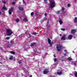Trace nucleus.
I'll return each mask as SVG.
<instances>
[{"label": "nucleus", "mask_w": 77, "mask_h": 77, "mask_svg": "<svg viewBox=\"0 0 77 77\" xmlns=\"http://www.w3.org/2000/svg\"><path fill=\"white\" fill-rule=\"evenodd\" d=\"M49 2L51 3V8L52 9L53 8H54L56 4L54 2V0H49Z\"/></svg>", "instance_id": "f257e3e1"}, {"label": "nucleus", "mask_w": 77, "mask_h": 77, "mask_svg": "<svg viewBox=\"0 0 77 77\" xmlns=\"http://www.w3.org/2000/svg\"><path fill=\"white\" fill-rule=\"evenodd\" d=\"M7 33L8 36H11L12 34V31L10 29H7Z\"/></svg>", "instance_id": "f03ea898"}, {"label": "nucleus", "mask_w": 77, "mask_h": 77, "mask_svg": "<svg viewBox=\"0 0 77 77\" xmlns=\"http://www.w3.org/2000/svg\"><path fill=\"white\" fill-rule=\"evenodd\" d=\"M61 47H62V46L60 44L57 45V49L58 51H60L61 50Z\"/></svg>", "instance_id": "7ed1b4c3"}, {"label": "nucleus", "mask_w": 77, "mask_h": 77, "mask_svg": "<svg viewBox=\"0 0 77 77\" xmlns=\"http://www.w3.org/2000/svg\"><path fill=\"white\" fill-rule=\"evenodd\" d=\"M48 43L50 44V46H51H51H52V45H53V44H54V43H53V42H51V40H50V39L48 38Z\"/></svg>", "instance_id": "20e7f679"}, {"label": "nucleus", "mask_w": 77, "mask_h": 77, "mask_svg": "<svg viewBox=\"0 0 77 77\" xmlns=\"http://www.w3.org/2000/svg\"><path fill=\"white\" fill-rule=\"evenodd\" d=\"M13 10L14 8H11L9 10L8 13L9 15H11L12 14V12H13Z\"/></svg>", "instance_id": "39448f33"}, {"label": "nucleus", "mask_w": 77, "mask_h": 77, "mask_svg": "<svg viewBox=\"0 0 77 77\" xmlns=\"http://www.w3.org/2000/svg\"><path fill=\"white\" fill-rule=\"evenodd\" d=\"M66 39V35H64L62 36L61 38V40H63V41H65Z\"/></svg>", "instance_id": "423d86ee"}, {"label": "nucleus", "mask_w": 77, "mask_h": 77, "mask_svg": "<svg viewBox=\"0 0 77 77\" xmlns=\"http://www.w3.org/2000/svg\"><path fill=\"white\" fill-rule=\"evenodd\" d=\"M48 72H49V71H48V69H45L43 71V74H47Z\"/></svg>", "instance_id": "0eeeda50"}, {"label": "nucleus", "mask_w": 77, "mask_h": 77, "mask_svg": "<svg viewBox=\"0 0 77 77\" xmlns=\"http://www.w3.org/2000/svg\"><path fill=\"white\" fill-rule=\"evenodd\" d=\"M72 38V35H69L68 37V39L69 40L71 39Z\"/></svg>", "instance_id": "6e6552de"}, {"label": "nucleus", "mask_w": 77, "mask_h": 77, "mask_svg": "<svg viewBox=\"0 0 77 77\" xmlns=\"http://www.w3.org/2000/svg\"><path fill=\"white\" fill-rule=\"evenodd\" d=\"M18 9L20 11H23V8L22 7H19Z\"/></svg>", "instance_id": "1a4fd4ad"}, {"label": "nucleus", "mask_w": 77, "mask_h": 77, "mask_svg": "<svg viewBox=\"0 0 77 77\" xmlns=\"http://www.w3.org/2000/svg\"><path fill=\"white\" fill-rule=\"evenodd\" d=\"M57 73V74H58V75H62V71H61L60 72H58Z\"/></svg>", "instance_id": "9d476101"}, {"label": "nucleus", "mask_w": 77, "mask_h": 77, "mask_svg": "<svg viewBox=\"0 0 77 77\" xmlns=\"http://www.w3.org/2000/svg\"><path fill=\"white\" fill-rule=\"evenodd\" d=\"M74 75L75 77H77V72L76 71L74 72Z\"/></svg>", "instance_id": "9b49d317"}, {"label": "nucleus", "mask_w": 77, "mask_h": 77, "mask_svg": "<svg viewBox=\"0 0 77 77\" xmlns=\"http://www.w3.org/2000/svg\"><path fill=\"white\" fill-rule=\"evenodd\" d=\"M71 32L72 33H74L75 32V29H73L72 30Z\"/></svg>", "instance_id": "f8f14e48"}, {"label": "nucleus", "mask_w": 77, "mask_h": 77, "mask_svg": "<svg viewBox=\"0 0 77 77\" xmlns=\"http://www.w3.org/2000/svg\"><path fill=\"white\" fill-rule=\"evenodd\" d=\"M74 22L75 23H77V17H76L75 18L74 20Z\"/></svg>", "instance_id": "ddd939ff"}, {"label": "nucleus", "mask_w": 77, "mask_h": 77, "mask_svg": "<svg viewBox=\"0 0 77 77\" xmlns=\"http://www.w3.org/2000/svg\"><path fill=\"white\" fill-rule=\"evenodd\" d=\"M2 9H4L5 11H7V8L5 6L2 7Z\"/></svg>", "instance_id": "4468645a"}, {"label": "nucleus", "mask_w": 77, "mask_h": 77, "mask_svg": "<svg viewBox=\"0 0 77 77\" xmlns=\"http://www.w3.org/2000/svg\"><path fill=\"white\" fill-rule=\"evenodd\" d=\"M10 53H11V54H15V52H14L13 51H11L10 52Z\"/></svg>", "instance_id": "2eb2a0df"}, {"label": "nucleus", "mask_w": 77, "mask_h": 77, "mask_svg": "<svg viewBox=\"0 0 77 77\" xmlns=\"http://www.w3.org/2000/svg\"><path fill=\"white\" fill-rule=\"evenodd\" d=\"M67 59L68 60H69L70 61L72 60V58H71L70 57H69Z\"/></svg>", "instance_id": "dca6fc26"}, {"label": "nucleus", "mask_w": 77, "mask_h": 77, "mask_svg": "<svg viewBox=\"0 0 77 77\" xmlns=\"http://www.w3.org/2000/svg\"><path fill=\"white\" fill-rule=\"evenodd\" d=\"M23 20L24 21H27L28 20L27 18H25L23 19Z\"/></svg>", "instance_id": "f3484780"}, {"label": "nucleus", "mask_w": 77, "mask_h": 77, "mask_svg": "<svg viewBox=\"0 0 77 77\" xmlns=\"http://www.w3.org/2000/svg\"><path fill=\"white\" fill-rule=\"evenodd\" d=\"M59 22L60 25H62V23H63V22L61 20H60L59 21Z\"/></svg>", "instance_id": "a211bd4d"}, {"label": "nucleus", "mask_w": 77, "mask_h": 77, "mask_svg": "<svg viewBox=\"0 0 77 77\" xmlns=\"http://www.w3.org/2000/svg\"><path fill=\"white\" fill-rule=\"evenodd\" d=\"M35 44V43H32L31 44V46H33Z\"/></svg>", "instance_id": "6ab92c4d"}, {"label": "nucleus", "mask_w": 77, "mask_h": 77, "mask_svg": "<svg viewBox=\"0 0 77 77\" xmlns=\"http://www.w3.org/2000/svg\"><path fill=\"white\" fill-rule=\"evenodd\" d=\"M13 59V56H11V57L9 58V59L10 60H12Z\"/></svg>", "instance_id": "aec40b11"}, {"label": "nucleus", "mask_w": 77, "mask_h": 77, "mask_svg": "<svg viewBox=\"0 0 77 77\" xmlns=\"http://www.w3.org/2000/svg\"><path fill=\"white\" fill-rule=\"evenodd\" d=\"M47 20V18L46 17H45L43 20V21H45V20Z\"/></svg>", "instance_id": "412c9836"}, {"label": "nucleus", "mask_w": 77, "mask_h": 77, "mask_svg": "<svg viewBox=\"0 0 77 77\" xmlns=\"http://www.w3.org/2000/svg\"><path fill=\"white\" fill-rule=\"evenodd\" d=\"M16 22H19L20 21V20H19V19H16Z\"/></svg>", "instance_id": "4be33fe9"}, {"label": "nucleus", "mask_w": 77, "mask_h": 77, "mask_svg": "<svg viewBox=\"0 0 77 77\" xmlns=\"http://www.w3.org/2000/svg\"><path fill=\"white\" fill-rule=\"evenodd\" d=\"M61 11H65V8L63 7H62V9H61Z\"/></svg>", "instance_id": "5701e85b"}, {"label": "nucleus", "mask_w": 77, "mask_h": 77, "mask_svg": "<svg viewBox=\"0 0 77 77\" xmlns=\"http://www.w3.org/2000/svg\"><path fill=\"white\" fill-rule=\"evenodd\" d=\"M32 35H36V33L35 32H33L32 33Z\"/></svg>", "instance_id": "b1692460"}, {"label": "nucleus", "mask_w": 77, "mask_h": 77, "mask_svg": "<svg viewBox=\"0 0 77 77\" xmlns=\"http://www.w3.org/2000/svg\"><path fill=\"white\" fill-rule=\"evenodd\" d=\"M30 37H31V35H30L29 34L28 35V38H30Z\"/></svg>", "instance_id": "393cba45"}, {"label": "nucleus", "mask_w": 77, "mask_h": 77, "mask_svg": "<svg viewBox=\"0 0 77 77\" xmlns=\"http://www.w3.org/2000/svg\"><path fill=\"white\" fill-rule=\"evenodd\" d=\"M15 4V2H13L12 3V5H14Z\"/></svg>", "instance_id": "a878e982"}, {"label": "nucleus", "mask_w": 77, "mask_h": 77, "mask_svg": "<svg viewBox=\"0 0 77 77\" xmlns=\"http://www.w3.org/2000/svg\"><path fill=\"white\" fill-rule=\"evenodd\" d=\"M61 30H63V31H65V29L64 28H61Z\"/></svg>", "instance_id": "bb28decb"}, {"label": "nucleus", "mask_w": 77, "mask_h": 77, "mask_svg": "<svg viewBox=\"0 0 77 77\" xmlns=\"http://www.w3.org/2000/svg\"><path fill=\"white\" fill-rule=\"evenodd\" d=\"M77 65V62L74 63V65L75 66V65Z\"/></svg>", "instance_id": "cd10ccee"}, {"label": "nucleus", "mask_w": 77, "mask_h": 77, "mask_svg": "<svg viewBox=\"0 0 77 77\" xmlns=\"http://www.w3.org/2000/svg\"><path fill=\"white\" fill-rule=\"evenodd\" d=\"M60 14V11H57V15H59V14Z\"/></svg>", "instance_id": "c85d7f7f"}, {"label": "nucleus", "mask_w": 77, "mask_h": 77, "mask_svg": "<svg viewBox=\"0 0 77 77\" xmlns=\"http://www.w3.org/2000/svg\"><path fill=\"white\" fill-rule=\"evenodd\" d=\"M34 13L33 12H32L31 14V16H32L33 15Z\"/></svg>", "instance_id": "c756f323"}, {"label": "nucleus", "mask_w": 77, "mask_h": 77, "mask_svg": "<svg viewBox=\"0 0 77 77\" xmlns=\"http://www.w3.org/2000/svg\"><path fill=\"white\" fill-rule=\"evenodd\" d=\"M34 51H35V53H37V51L36 50V49H35V50H34Z\"/></svg>", "instance_id": "7c9ffc66"}, {"label": "nucleus", "mask_w": 77, "mask_h": 77, "mask_svg": "<svg viewBox=\"0 0 77 77\" xmlns=\"http://www.w3.org/2000/svg\"><path fill=\"white\" fill-rule=\"evenodd\" d=\"M44 2H45V3H47V0H45Z\"/></svg>", "instance_id": "2f4dec72"}, {"label": "nucleus", "mask_w": 77, "mask_h": 77, "mask_svg": "<svg viewBox=\"0 0 77 77\" xmlns=\"http://www.w3.org/2000/svg\"><path fill=\"white\" fill-rule=\"evenodd\" d=\"M6 39H9V37H7L6 38Z\"/></svg>", "instance_id": "473e14b6"}, {"label": "nucleus", "mask_w": 77, "mask_h": 77, "mask_svg": "<svg viewBox=\"0 0 77 77\" xmlns=\"http://www.w3.org/2000/svg\"><path fill=\"white\" fill-rule=\"evenodd\" d=\"M54 61H55V62H56V61H57V59L56 58H55L54 60Z\"/></svg>", "instance_id": "72a5a7b5"}, {"label": "nucleus", "mask_w": 77, "mask_h": 77, "mask_svg": "<svg viewBox=\"0 0 77 77\" xmlns=\"http://www.w3.org/2000/svg\"><path fill=\"white\" fill-rule=\"evenodd\" d=\"M72 75V74H70L69 75L70 77H71Z\"/></svg>", "instance_id": "f704fd0d"}, {"label": "nucleus", "mask_w": 77, "mask_h": 77, "mask_svg": "<svg viewBox=\"0 0 77 77\" xmlns=\"http://www.w3.org/2000/svg\"><path fill=\"white\" fill-rule=\"evenodd\" d=\"M68 7H69L70 6V4H68Z\"/></svg>", "instance_id": "c9c22d12"}, {"label": "nucleus", "mask_w": 77, "mask_h": 77, "mask_svg": "<svg viewBox=\"0 0 77 77\" xmlns=\"http://www.w3.org/2000/svg\"><path fill=\"white\" fill-rule=\"evenodd\" d=\"M2 3H4V4H5V3H6V2L5 1H3L2 2Z\"/></svg>", "instance_id": "e433bc0d"}, {"label": "nucleus", "mask_w": 77, "mask_h": 77, "mask_svg": "<svg viewBox=\"0 0 77 77\" xmlns=\"http://www.w3.org/2000/svg\"><path fill=\"white\" fill-rule=\"evenodd\" d=\"M18 62L19 63H21V62L20 61H18Z\"/></svg>", "instance_id": "4c0bfd02"}, {"label": "nucleus", "mask_w": 77, "mask_h": 77, "mask_svg": "<svg viewBox=\"0 0 77 77\" xmlns=\"http://www.w3.org/2000/svg\"><path fill=\"white\" fill-rule=\"evenodd\" d=\"M64 56L65 57V56H66V54H64Z\"/></svg>", "instance_id": "58836bf2"}, {"label": "nucleus", "mask_w": 77, "mask_h": 77, "mask_svg": "<svg viewBox=\"0 0 77 77\" xmlns=\"http://www.w3.org/2000/svg\"><path fill=\"white\" fill-rule=\"evenodd\" d=\"M47 13H45V16H47Z\"/></svg>", "instance_id": "ea45409f"}, {"label": "nucleus", "mask_w": 77, "mask_h": 77, "mask_svg": "<svg viewBox=\"0 0 77 77\" xmlns=\"http://www.w3.org/2000/svg\"><path fill=\"white\" fill-rule=\"evenodd\" d=\"M10 42H11V43H12L13 42H12V41L11 40V41H10Z\"/></svg>", "instance_id": "a19ab883"}, {"label": "nucleus", "mask_w": 77, "mask_h": 77, "mask_svg": "<svg viewBox=\"0 0 77 77\" xmlns=\"http://www.w3.org/2000/svg\"><path fill=\"white\" fill-rule=\"evenodd\" d=\"M54 57H56V56L55 55V54H54V55H53Z\"/></svg>", "instance_id": "79ce46f5"}, {"label": "nucleus", "mask_w": 77, "mask_h": 77, "mask_svg": "<svg viewBox=\"0 0 77 77\" xmlns=\"http://www.w3.org/2000/svg\"><path fill=\"white\" fill-rule=\"evenodd\" d=\"M2 14V12L0 11V15Z\"/></svg>", "instance_id": "37998d69"}, {"label": "nucleus", "mask_w": 77, "mask_h": 77, "mask_svg": "<svg viewBox=\"0 0 77 77\" xmlns=\"http://www.w3.org/2000/svg\"><path fill=\"white\" fill-rule=\"evenodd\" d=\"M60 36H62V34H60Z\"/></svg>", "instance_id": "c03bdc74"}, {"label": "nucleus", "mask_w": 77, "mask_h": 77, "mask_svg": "<svg viewBox=\"0 0 77 77\" xmlns=\"http://www.w3.org/2000/svg\"><path fill=\"white\" fill-rule=\"evenodd\" d=\"M64 51L66 52L67 51H66V50H64Z\"/></svg>", "instance_id": "a18cd8bd"}, {"label": "nucleus", "mask_w": 77, "mask_h": 77, "mask_svg": "<svg viewBox=\"0 0 77 77\" xmlns=\"http://www.w3.org/2000/svg\"><path fill=\"white\" fill-rule=\"evenodd\" d=\"M32 77V75H31L30 76V77Z\"/></svg>", "instance_id": "49530a36"}, {"label": "nucleus", "mask_w": 77, "mask_h": 77, "mask_svg": "<svg viewBox=\"0 0 77 77\" xmlns=\"http://www.w3.org/2000/svg\"><path fill=\"white\" fill-rule=\"evenodd\" d=\"M72 52H73V53H74V52L73 51H72Z\"/></svg>", "instance_id": "de8ad7c7"}, {"label": "nucleus", "mask_w": 77, "mask_h": 77, "mask_svg": "<svg viewBox=\"0 0 77 77\" xmlns=\"http://www.w3.org/2000/svg\"><path fill=\"white\" fill-rule=\"evenodd\" d=\"M62 57V58L64 57V56H63V57Z\"/></svg>", "instance_id": "09e8293b"}, {"label": "nucleus", "mask_w": 77, "mask_h": 77, "mask_svg": "<svg viewBox=\"0 0 77 77\" xmlns=\"http://www.w3.org/2000/svg\"><path fill=\"white\" fill-rule=\"evenodd\" d=\"M48 21H49V20H48Z\"/></svg>", "instance_id": "8fccbe9b"}, {"label": "nucleus", "mask_w": 77, "mask_h": 77, "mask_svg": "<svg viewBox=\"0 0 77 77\" xmlns=\"http://www.w3.org/2000/svg\"><path fill=\"white\" fill-rule=\"evenodd\" d=\"M24 3H25V4L26 3V2H24Z\"/></svg>", "instance_id": "3c124183"}, {"label": "nucleus", "mask_w": 77, "mask_h": 77, "mask_svg": "<svg viewBox=\"0 0 77 77\" xmlns=\"http://www.w3.org/2000/svg\"><path fill=\"white\" fill-rule=\"evenodd\" d=\"M0 2H1V1L0 0Z\"/></svg>", "instance_id": "603ef678"}, {"label": "nucleus", "mask_w": 77, "mask_h": 77, "mask_svg": "<svg viewBox=\"0 0 77 77\" xmlns=\"http://www.w3.org/2000/svg\"><path fill=\"white\" fill-rule=\"evenodd\" d=\"M9 47H8V48H9Z\"/></svg>", "instance_id": "864d4df0"}, {"label": "nucleus", "mask_w": 77, "mask_h": 77, "mask_svg": "<svg viewBox=\"0 0 77 77\" xmlns=\"http://www.w3.org/2000/svg\"><path fill=\"white\" fill-rule=\"evenodd\" d=\"M66 53H67V52H66Z\"/></svg>", "instance_id": "5fc2aeb1"}]
</instances>
